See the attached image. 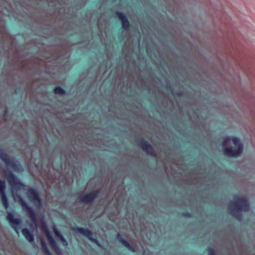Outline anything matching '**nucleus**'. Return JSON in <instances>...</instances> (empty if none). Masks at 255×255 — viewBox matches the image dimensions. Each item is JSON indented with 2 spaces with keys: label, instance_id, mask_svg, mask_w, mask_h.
Returning <instances> with one entry per match:
<instances>
[{
  "label": "nucleus",
  "instance_id": "obj_12",
  "mask_svg": "<svg viewBox=\"0 0 255 255\" xmlns=\"http://www.w3.org/2000/svg\"><path fill=\"white\" fill-rule=\"evenodd\" d=\"M117 15L121 20L122 22L123 27L125 29H128L129 26V23L128 20L124 14L121 12L117 11L116 12Z\"/></svg>",
  "mask_w": 255,
  "mask_h": 255
},
{
  "label": "nucleus",
  "instance_id": "obj_1",
  "mask_svg": "<svg viewBox=\"0 0 255 255\" xmlns=\"http://www.w3.org/2000/svg\"><path fill=\"white\" fill-rule=\"evenodd\" d=\"M224 154L228 156L238 157L242 153L243 145L237 137H227L222 143Z\"/></svg>",
  "mask_w": 255,
  "mask_h": 255
},
{
  "label": "nucleus",
  "instance_id": "obj_2",
  "mask_svg": "<svg viewBox=\"0 0 255 255\" xmlns=\"http://www.w3.org/2000/svg\"><path fill=\"white\" fill-rule=\"evenodd\" d=\"M249 209L250 206L247 198L238 196L234 197V201L231 202L229 206L230 213L240 221L242 218L241 211H247Z\"/></svg>",
  "mask_w": 255,
  "mask_h": 255
},
{
  "label": "nucleus",
  "instance_id": "obj_15",
  "mask_svg": "<svg viewBox=\"0 0 255 255\" xmlns=\"http://www.w3.org/2000/svg\"><path fill=\"white\" fill-rule=\"evenodd\" d=\"M117 239L119 240V241L123 244L126 248H127L129 250L134 252V249L133 247H132L130 245H129L126 241H125L122 237L120 235V234H118L117 235Z\"/></svg>",
  "mask_w": 255,
  "mask_h": 255
},
{
  "label": "nucleus",
  "instance_id": "obj_18",
  "mask_svg": "<svg viewBox=\"0 0 255 255\" xmlns=\"http://www.w3.org/2000/svg\"><path fill=\"white\" fill-rule=\"evenodd\" d=\"M5 182L4 181L0 180V194L5 192Z\"/></svg>",
  "mask_w": 255,
  "mask_h": 255
},
{
  "label": "nucleus",
  "instance_id": "obj_7",
  "mask_svg": "<svg viewBox=\"0 0 255 255\" xmlns=\"http://www.w3.org/2000/svg\"><path fill=\"white\" fill-rule=\"evenodd\" d=\"M98 195V192H91L89 194H81L79 197L80 202L85 203H91L96 198Z\"/></svg>",
  "mask_w": 255,
  "mask_h": 255
},
{
  "label": "nucleus",
  "instance_id": "obj_21",
  "mask_svg": "<svg viewBox=\"0 0 255 255\" xmlns=\"http://www.w3.org/2000/svg\"><path fill=\"white\" fill-rule=\"evenodd\" d=\"M6 112H7V111H6V110H5V111H4V115H3V117H4V118H5V115H6Z\"/></svg>",
  "mask_w": 255,
  "mask_h": 255
},
{
  "label": "nucleus",
  "instance_id": "obj_13",
  "mask_svg": "<svg viewBox=\"0 0 255 255\" xmlns=\"http://www.w3.org/2000/svg\"><path fill=\"white\" fill-rule=\"evenodd\" d=\"M53 230L55 236L60 240L62 245L65 247L67 246V242L64 238V237L61 235V234L59 232V231L57 230L55 225L53 226Z\"/></svg>",
  "mask_w": 255,
  "mask_h": 255
},
{
  "label": "nucleus",
  "instance_id": "obj_14",
  "mask_svg": "<svg viewBox=\"0 0 255 255\" xmlns=\"http://www.w3.org/2000/svg\"><path fill=\"white\" fill-rule=\"evenodd\" d=\"M22 233L28 242H32L33 241V235L29 232L28 229L27 228L23 229L22 230Z\"/></svg>",
  "mask_w": 255,
  "mask_h": 255
},
{
  "label": "nucleus",
  "instance_id": "obj_20",
  "mask_svg": "<svg viewBox=\"0 0 255 255\" xmlns=\"http://www.w3.org/2000/svg\"><path fill=\"white\" fill-rule=\"evenodd\" d=\"M208 254L209 255H215L214 250L211 248L208 249Z\"/></svg>",
  "mask_w": 255,
  "mask_h": 255
},
{
  "label": "nucleus",
  "instance_id": "obj_9",
  "mask_svg": "<svg viewBox=\"0 0 255 255\" xmlns=\"http://www.w3.org/2000/svg\"><path fill=\"white\" fill-rule=\"evenodd\" d=\"M7 220L9 221L11 227L14 229L15 232L18 234V231L17 229V226H19L20 221L18 219L13 218V215L11 213H8L6 216Z\"/></svg>",
  "mask_w": 255,
  "mask_h": 255
},
{
  "label": "nucleus",
  "instance_id": "obj_10",
  "mask_svg": "<svg viewBox=\"0 0 255 255\" xmlns=\"http://www.w3.org/2000/svg\"><path fill=\"white\" fill-rule=\"evenodd\" d=\"M74 230L77 232H79V233L83 235L85 237L88 238L91 241H92L94 242H97V241L96 240H94L93 239V234L90 230L88 229H84L83 228H77L74 229Z\"/></svg>",
  "mask_w": 255,
  "mask_h": 255
},
{
  "label": "nucleus",
  "instance_id": "obj_3",
  "mask_svg": "<svg viewBox=\"0 0 255 255\" xmlns=\"http://www.w3.org/2000/svg\"><path fill=\"white\" fill-rule=\"evenodd\" d=\"M0 158L5 162L7 166L11 167L14 171L17 172L23 171L22 166L17 162L8 158L7 154L1 149H0Z\"/></svg>",
  "mask_w": 255,
  "mask_h": 255
},
{
  "label": "nucleus",
  "instance_id": "obj_8",
  "mask_svg": "<svg viewBox=\"0 0 255 255\" xmlns=\"http://www.w3.org/2000/svg\"><path fill=\"white\" fill-rule=\"evenodd\" d=\"M142 149L146 152L152 156H155V152L151 145L146 141L142 139L139 141Z\"/></svg>",
  "mask_w": 255,
  "mask_h": 255
},
{
  "label": "nucleus",
  "instance_id": "obj_16",
  "mask_svg": "<svg viewBox=\"0 0 255 255\" xmlns=\"http://www.w3.org/2000/svg\"><path fill=\"white\" fill-rule=\"evenodd\" d=\"M1 196V201L2 202V204L5 207V209H7L8 206V200L7 199L6 196L5 195V192L3 193L2 194H0Z\"/></svg>",
  "mask_w": 255,
  "mask_h": 255
},
{
  "label": "nucleus",
  "instance_id": "obj_11",
  "mask_svg": "<svg viewBox=\"0 0 255 255\" xmlns=\"http://www.w3.org/2000/svg\"><path fill=\"white\" fill-rule=\"evenodd\" d=\"M46 237L48 240V242L50 246V247L54 249L56 252L59 251V249L58 247L57 244L54 240L52 236L51 235L50 233L48 232V230L46 231Z\"/></svg>",
  "mask_w": 255,
  "mask_h": 255
},
{
  "label": "nucleus",
  "instance_id": "obj_6",
  "mask_svg": "<svg viewBox=\"0 0 255 255\" xmlns=\"http://www.w3.org/2000/svg\"><path fill=\"white\" fill-rule=\"evenodd\" d=\"M19 202L21 206L23 207V209L28 212L29 214V217L32 221H36L35 214L32 209L30 207L23 198L19 196Z\"/></svg>",
  "mask_w": 255,
  "mask_h": 255
},
{
  "label": "nucleus",
  "instance_id": "obj_17",
  "mask_svg": "<svg viewBox=\"0 0 255 255\" xmlns=\"http://www.w3.org/2000/svg\"><path fill=\"white\" fill-rule=\"evenodd\" d=\"M41 247L42 248V250L44 253H45L47 255H52L51 253L49 252L48 249L47 248L46 244L43 241H41Z\"/></svg>",
  "mask_w": 255,
  "mask_h": 255
},
{
  "label": "nucleus",
  "instance_id": "obj_4",
  "mask_svg": "<svg viewBox=\"0 0 255 255\" xmlns=\"http://www.w3.org/2000/svg\"><path fill=\"white\" fill-rule=\"evenodd\" d=\"M27 197L29 200L38 208L42 206V200L38 191L34 188H29L27 192Z\"/></svg>",
  "mask_w": 255,
  "mask_h": 255
},
{
  "label": "nucleus",
  "instance_id": "obj_5",
  "mask_svg": "<svg viewBox=\"0 0 255 255\" xmlns=\"http://www.w3.org/2000/svg\"><path fill=\"white\" fill-rule=\"evenodd\" d=\"M8 183L12 190L16 191L22 188L23 185L20 182L18 179L12 173H10L7 175Z\"/></svg>",
  "mask_w": 255,
  "mask_h": 255
},
{
  "label": "nucleus",
  "instance_id": "obj_19",
  "mask_svg": "<svg viewBox=\"0 0 255 255\" xmlns=\"http://www.w3.org/2000/svg\"><path fill=\"white\" fill-rule=\"evenodd\" d=\"M54 93L56 94L63 95L65 93V91L60 87H57L55 88Z\"/></svg>",
  "mask_w": 255,
  "mask_h": 255
}]
</instances>
